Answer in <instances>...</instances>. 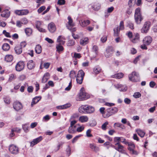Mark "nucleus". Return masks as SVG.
<instances>
[{
  "instance_id": "1",
  "label": "nucleus",
  "mask_w": 157,
  "mask_h": 157,
  "mask_svg": "<svg viewBox=\"0 0 157 157\" xmlns=\"http://www.w3.org/2000/svg\"><path fill=\"white\" fill-rule=\"evenodd\" d=\"M134 18L135 22L137 24H140L141 21L143 19V18L140 13V8H138L136 10L134 15Z\"/></svg>"
},
{
  "instance_id": "2",
  "label": "nucleus",
  "mask_w": 157,
  "mask_h": 157,
  "mask_svg": "<svg viewBox=\"0 0 157 157\" xmlns=\"http://www.w3.org/2000/svg\"><path fill=\"white\" fill-rule=\"evenodd\" d=\"M85 73L82 70H79L76 76L77 82L79 84L82 83Z\"/></svg>"
},
{
  "instance_id": "3",
  "label": "nucleus",
  "mask_w": 157,
  "mask_h": 157,
  "mask_svg": "<svg viewBox=\"0 0 157 157\" xmlns=\"http://www.w3.org/2000/svg\"><path fill=\"white\" fill-rule=\"evenodd\" d=\"M83 90L84 88H82L78 94L79 100H84L90 97L89 95L87 93H86Z\"/></svg>"
},
{
  "instance_id": "4",
  "label": "nucleus",
  "mask_w": 157,
  "mask_h": 157,
  "mask_svg": "<svg viewBox=\"0 0 157 157\" xmlns=\"http://www.w3.org/2000/svg\"><path fill=\"white\" fill-rule=\"evenodd\" d=\"M128 78L130 81L136 82L139 80V75L138 73L135 71H133L131 74L129 75Z\"/></svg>"
},
{
  "instance_id": "5",
  "label": "nucleus",
  "mask_w": 157,
  "mask_h": 157,
  "mask_svg": "<svg viewBox=\"0 0 157 157\" xmlns=\"http://www.w3.org/2000/svg\"><path fill=\"white\" fill-rule=\"evenodd\" d=\"M108 114L106 116H104V118L109 117L111 115L117 113L118 111V109L116 107L110 108L107 109Z\"/></svg>"
},
{
  "instance_id": "6",
  "label": "nucleus",
  "mask_w": 157,
  "mask_h": 157,
  "mask_svg": "<svg viewBox=\"0 0 157 157\" xmlns=\"http://www.w3.org/2000/svg\"><path fill=\"white\" fill-rule=\"evenodd\" d=\"M9 151L13 155H16L19 153L18 148L16 146L12 144L9 147Z\"/></svg>"
},
{
  "instance_id": "7",
  "label": "nucleus",
  "mask_w": 157,
  "mask_h": 157,
  "mask_svg": "<svg viewBox=\"0 0 157 157\" xmlns=\"http://www.w3.org/2000/svg\"><path fill=\"white\" fill-rule=\"evenodd\" d=\"M151 23L149 21L146 22L141 29V32L142 33H146L149 30L150 27Z\"/></svg>"
},
{
  "instance_id": "8",
  "label": "nucleus",
  "mask_w": 157,
  "mask_h": 157,
  "mask_svg": "<svg viewBox=\"0 0 157 157\" xmlns=\"http://www.w3.org/2000/svg\"><path fill=\"white\" fill-rule=\"evenodd\" d=\"M25 67V64L23 61L18 62L15 66V69L17 71H20L22 70Z\"/></svg>"
},
{
  "instance_id": "9",
  "label": "nucleus",
  "mask_w": 157,
  "mask_h": 157,
  "mask_svg": "<svg viewBox=\"0 0 157 157\" xmlns=\"http://www.w3.org/2000/svg\"><path fill=\"white\" fill-rule=\"evenodd\" d=\"M13 106L14 109L17 111L22 109L23 107L21 103L18 101L14 102L13 103Z\"/></svg>"
},
{
  "instance_id": "10",
  "label": "nucleus",
  "mask_w": 157,
  "mask_h": 157,
  "mask_svg": "<svg viewBox=\"0 0 157 157\" xmlns=\"http://www.w3.org/2000/svg\"><path fill=\"white\" fill-rule=\"evenodd\" d=\"M43 139V137L40 136L39 137L33 140L30 142V146L33 147L36 144L40 142Z\"/></svg>"
},
{
  "instance_id": "11",
  "label": "nucleus",
  "mask_w": 157,
  "mask_h": 157,
  "mask_svg": "<svg viewBox=\"0 0 157 157\" xmlns=\"http://www.w3.org/2000/svg\"><path fill=\"white\" fill-rule=\"evenodd\" d=\"M114 86L116 88L119 89L121 91H125L127 90V86L125 85L118 84L114 85Z\"/></svg>"
},
{
  "instance_id": "12",
  "label": "nucleus",
  "mask_w": 157,
  "mask_h": 157,
  "mask_svg": "<svg viewBox=\"0 0 157 157\" xmlns=\"http://www.w3.org/2000/svg\"><path fill=\"white\" fill-rule=\"evenodd\" d=\"M48 29L50 33L55 32L56 30V27L55 24L52 22L49 24L48 25Z\"/></svg>"
},
{
  "instance_id": "13",
  "label": "nucleus",
  "mask_w": 157,
  "mask_h": 157,
  "mask_svg": "<svg viewBox=\"0 0 157 157\" xmlns=\"http://www.w3.org/2000/svg\"><path fill=\"white\" fill-rule=\"evenodd\" d=\"M152 38L150 36H147L145 37L143 40V42L144 44L149 45L152 41Z\"/></svg>"
},
{
  "instance_id": "14",
  "label": "nucleus",
  "mask_w": 157,
  "mask_h": 157,
  "mask_svg": "<svg viewBox=\"0 0 157 157\" xmlns=\"http://www.w3.org/2000/svg\"><path fill=\"white\" fill-rule=\"evenodd\" d=\"M68 20V25H67V27L68 29H71V27H73L75 26V24L73 22L72 19L70 16H68L67 17Z\"/></svg>"
},
{
  "instance_id": "15",
  "label": "nucleus",
  "mask_w": 157,
  "mask_h": 157,
  "mask_svg": "<svg viewBox=\"0 0 157 157\" xmlns=\"http://www.w3.org/2000/svg\"><path fill=\"white\" fill-rule=\"evenodd\" d=\"M139 34L138 33H136L134 34L133 38L131 39V41L133 43H136L139 41Z\"/></svg>"
},
{
  "instance_id": "16",
  "label": "nucleus",
  "mask_w": 157,
  "mask_h": 157,
  "mask_svg": "<svg viewBox=\"0 0 157 157\" xmlns=\"http://www.w3.org/2000/svg\"><path fill=\"white\" fill-rule=\"evenodd\" d=\"M68 132L70 134H75L76 133V126H70L68 128Z\"/></svg>"
},
{
  "instance_id": "17",
  "label": "nucleus",
  "mask_w": 157,
  "mask_h": 157,
  "mask_svg": "<svg viewBox=\"0 0 157 157\" xmlns=\"http://www.w3.org/2000/svg\"><path fill=\"white\" fill-rule=\"evenodd\" d=\"M113 53V49L111 47H108L106 49L105 52V56L106 57H109Z\"/></svg>"
},
{
  "instance_id": "18",
  "label": "nucleus",
  "mask_w": 157,
  "mask_h": 157,
  "mask_svg": "<svg viewBox=\"0 0 157 157\" xmlns=\"http://www.w3.org/2000/svg\"><path fill=\"white\" fill-rule=\"evenodd\" d=\"M87 105H84L81 106L78 109V111L80 113H86L87 112Z\"/></svg>"
},
{
  "instance_id": "19",
  "label": "nucleus",
  "mask_w": 157,
  "mask_h": 157,
  "mask_svg": "<svg viewBox=\"0 0 157 157\" xmlns=\"http://www.w3.org/2000/svg\"><path fill=\"white\" fill-rule=\"evenodd\" d=\"M28 68L30 70L34 68L35 67V64L33 60L29 61L27 63Z\"/></svg>"
},
{
  "instance_id": "20",
  "label": "nucleus",
  "mask_w": 157,
  "mask_h": 157,
  "mask_svg": "<svg viewBox=\"0 0 157 157\" xmlns=\"http://www.w3.org/2000/svg\"><path fill=\"white\" fill-rule=\"evenodd\" d=\"M10 14V12L7 10H5L2 12L1 15L3 17L8 18Z\"/></svg>"
},
{
  "instance_id": "21",
  "label": "nucleus",
  "mask_w": 157,
  "mask_h": 157,
  "mask_svg": "<svg viewBox=\"0 0 157 157\" xmlns=\"http://www.w3.org/2000/svg\"><path fill=\"white\" fill-rule=\"evenodd\" d=\"M111 146L114 148L115 149L119 152L122 153L123 151L124 147L121 145H119V146H117L111 144Z\"/></svg>"
},
{
  "instance_id": "22",
  "label": "nucleus",
  "mask_w": 157,
  "mask_h": 157,
  "mask_svg": "<svg viewBox=\"0 0 157 157\" xmlns=\"http://www.w3.org/2000/svg\"><path fill=\"white\" fill-rule=\"evenodd\" d=\"M65 39V38L62 36H59L57 39V42L59 43L58 44H63L65 41L63 40Z\"/></svg>"
},
{
  "instance_id": "23",
  "label": "nucleus",
  "mask_w": 157,
  "mask_h": 157,
  "mask_svg": "<svg viewBox=\"0 0 157 157\" xmlns=\"http://www.w3.org/2000/svg\"><path fill=\"white\" fill-rule=\"evenodd\" d=\"M88 117L86 116H82L79 117V121L81 123H84L88 121Z\"/></svg>"
},
{
  "instance_id": "24",
  "label": "nucleus",
  "mask_w": 157,
  "mask_h": 157,
  "mask_svg": "<svg viewBox=\"0 0 157 157\" xmlns=\"http://www.w3.org/2000/svg\"><path fill=\"white\" fill-rule=\"evenodd\" d=\"M87 112L86 113H94L95 111V109L93 107L87 105Z\"/></svg>"
},
{
  "instance_id": "25",
  "label": "nucleus",
  "mask_w": 157,
  "mask_h": 157,
  "mask_svg": "<svg viewBox=\"0 0 157 157\" xmlns=\"http://www.w3.org/2000/svg\"><path fill=\"white\" fill-rule=\"evenodd\" d=\"M90 147L91 149L96 152H97L99 150V147L96 146L94 144H90Z\"/></svg>"
},
{
  "instance_id": "26",
  "label": "nucleus",
  "mask_w": 157,
  "mask_h": 157,
  "mask_svg": "<svg viewBox=\"0 0 157 157\" xmlns=\"http://www.w3.org/2000/svg\"><path fill=\"white\" fill-rule=\"evenodd\" d=\"M80 25L83 27L86 26L90 24V21L89 20H82L79 21Z\"/></svg>"
},
{
  "instance_id": "27",
  "label": "nucleus",
  "mask_w": 157,
  "mask_h": 157,
  "mask_svg": "<svg viewBox=\"0 0 157 157\" xmlns=\"http://www.w3.org/2000/svg\"><path fill=\"white\" fill-rule=\"evenodd\" d=\"M49 76L50 75L48 73H45L43 77L42 80V82L43 83L46 82L49 78Z\"/></svg>"
},
{
  "instance_id": "28",
  "label": "nucleus",
  "mask_w": 157,
  "mask_h": 157,
  "mask_svg": "<svg viewBox=\"0 0 157 157\" xmlns=\"http://www.w3.org/2000/svg\"><path fill=\"white\" fill-rule=\"evenodd\" d=\"M75 117L73 116H71L69 119V121L70 122L71 126H76L75 124L77 123V121L75 119Z\"/></svg>"
},
{
  "instance_id": "29",
  "label": "nucleus",
  "mask_w": 157,
  "mask_h": 157,
  "mask_svg": "<svg viewBox=\"0 0 157 157\" xmlns=\"http://www.w3.org/2000/svg\"><path fill=\"white\" fill-rule=\"evenodd\" d=\"M124 74L122 73H117L114 75L111 76V77L112 78H115L117 79H120L122 78L124 76Z\"/></svg>"
},
{
  "instance_id": "30",
  "label": "nucleus",
  "mask_w": 157,
  "mask_h": 157,
  "mask_svg": "<svg viewBox=\"0 0 157 157\" xmlns=\"http://www.w3.org/2000/svg\"><path fill=\"white\" fill-rule=\"evenodd\" d=\"M41 98L40 97H36L33 98L31 104V106H33V105L37 103L40 100Z\"/></svg>"
},
{
  "instance_id": "31",
  "label": "nucleus",
  "mask_w": 157,
  "mask_h": 157,
  "mask_svg": "<svg viewBox=\"0 0 157 157\" xmlns=\"http://www.w3.org/2000/svg\"><path fill=\"white\" fill-rule=\"evenodd\" d=\"M89 39L87 37H85L81 39L80 41V44L84 45L88 43Z\"/></svg>"
},
{
  "instance_id": "32",
  "label": "nucleus",
  "mask_w": 157,
  "mask_h": 157,
  "mask_svg": "<svg viewBox=\"0 0 157 157\" xmlns=\"http://www.w3.org/2000/svg\"><path fill=\"white\" fill-rule=\"evenodd\" d=\"M14 50L16 53L17 54H20L22 51V49L21 47L19 46H17L14 48Z\"/></svg>"
},
{
  "instance_id": "33",
  "label": "nucleus",
  "mask_w": 157,
  "mask_h": 157,
  "mask_svg": "<svg viewBox=\"0 0 157 157\" xmlns=\"http://www.w3.org/2000/svg\"><path fill=\"white\" fill-rule=\"evenodd\" d=\"M35 51L38 54L42 52V48L41 46L39 44L37 45L35 48Z\"/></svg>"
},
{
  "instance_id": "34",
  "label": "nucleus",
  "mask_w": 157,
  "mask_h": 157,
  "mask_svg": "<svg viewBox=\"0 0 157 157\" xmlns=\"http://www.w3.org/2000/svg\"><path fill=\"white\" fill-rule=\"evenodd\" d=\"M71 105L70 103H67L65 105L58 106L57 107L58 109H66L70 107Z\"/></svg>"
},
{
  "instance_id": "35",
  "label": "nucleus",
  "mask_w": 157,
  "mask_h": 157,
  "mask_svg": "<svg viewBox=\"0 0 157 157\" xmlns=\"http://www.w3.org/2000/svg\"><path fill=\"white\" fill-rule=\"evenodd\" d=\"M92 8L94 10L98 11L100 8V5L99 3H95L92 6Z\"/></svg>"
},
{
  "instance_id": "36",
  "label": "nucleus",
  "mask_w": 157,
  "mask_h": 157,
  "mask_svg": "<svg viewBox=\"0 0 157 157\" xmlns=\"http://www.w3.org/2000/svg\"><path fill=\"white\" fill-rule=\"evenodd\" d=\"M13 56L12 55H6L5 57V60L7 62H10L12 60Z\"/></svg>"
},
{
  "instance_id": "37",
  "label": "nucleus",
  "mask_w": 157,
  "mask_h": 157,
  "mask_svg": "<svg viewBox=\"0 0 157 157\" xmlns=\"http://www.w3.org/2000/svg\"><path fill=\"white\" fill-rule=\"evenodd\" d=\"M136 131L138 135L141 137H144L145 132L144 131L140 129H136Z\"/></svg>"
},
{
  "instance_id": "38",
  "label": "nucleus",
  "mask_w": 157,
  "mask_h": 157,
  "mask_svg": "<svg viewBox=\"0 0 157 157\" xmlns=\"http://www.w3.org/2000/svg\"><path fill=\"white\" fill-rule=\"evenodd\" d=\"M2 48L3 50L7 51L10 49V47L8 44L5 43L3 45Z\"/></svg>"
},
{
  "instance_id": "39",
  "label": "nucleus",
  "mask_w": 157,
  "mask_h": 157,
  "mask_svg": "<svg viewBox=\"0 0 157 157\" xmlns=\"http://www.w3.org/2000/svg\"><path fill=\"white\" fill-rule=\"evenodd\" d=\"M25 32L27 36H30L32 33V30L30 28H26L25 29Z\"/></svg>"
},
{
  "instance_id": "40",
  "label": "nucleus",
  "mask_w": 157,
  "mask_h": 157,
  "mask_svg": "<svg viewBox=\"0 0 157 157\" xmlns=\"http://www.w3.org/2000/svg\"><path fill=\"white\" fill-rule=\"evenodd\" d=\"M114 126L120 128L122 129H125V127L122 124L119 123H115L114 124Z\"/></svg>"
},
{
  "instance_id": "41",
  "label": "nucleus",
  "mask_w": 157,
  "mask_h": 157,
  "mask_svg": "<svg viewBox=\"0 0 157 157\" xmlns=\"http://www.w3.org/2000/svg\"><path fill=\"white\" fill-rule=\"evenodd\" d=\"M69 76L71 78H74L76 76V73L74 71H70Z\"/></svg>"
},
{
  "instance_id": "42",
  "label": "nucleus",
  "mask_w": 157,
  "mask_h": 157,
  "mask_svg": "<svg viewBox=\"0 0 157 157\" xmlns=\"http://www.w3.org/2000/svg\"><path fill=\"white\" fill-rule=\"evenodd\" d=\"M120 30L119 29V27H117L114 29L113 31L114 36H118Z\"/></svg>"
},
{
  "instance_id": "43",
  "label": "nucleus",
  "mask_w": 157,
  "mask_h": 157,
  "mask_svg": "<svg viewBox=\"0 0 157 157\" xmlns=\"http://www.w3.org/2000/svg\"><path fill=\"white\" fill-rule=\"evenodd\" d=\"M101 69L99 67H96L94 68L93 71L96 74H98L100 71Z\"/></svg>"
},
{
  "instance_id": "44",
  "label": "nucleus",
  "mask_w": 157,
  "mask_h": 157,
  "mask_svg": "<svg viewBox=\"0 0 157 157\" xmlns=\"http://www.w3.org/2000/svg\"><path fill=\"white\" fill-rule=\"evenodd\" d=\"M82 136V135L80 134L77 136H76L74 138H73V140H72V143L74 144L75 143L77 140L78 139L80 138V137Z\"/></svg>"
},
{
  "instance_id": "45",
  "label": "nucleus",
  "mask_w": 157,
  "mask_h": 157,
  "mask_svg": "<svg viewBox=\"0 0 157 157\" xmlns=\"http://www.w3.org/2000/svg\"><path fill=\"white\" fill-rule=\"evenodd\" d=\"M56 48L57 50L59 52L62 51L63 49V47L60 44H57Z\"/></svg>"
},
{
  "instance_id": "46",
  "label": "nucleus",
  "mask_w": 157,
  "mask_h": 157,
  "mask_svg": "<svg viewBox=\"0 0 157 157\" xmlns=\"http://www.w3.org/2000/svg\"><path fill=\"white\" fill-rule=\"evenodd\" d=\"M4 100L5 103L9 104L10 103V98L9 97H5L4 98Z\"/></svg>"
},
{
  "instance_id": "47",
  "label": "nucleus",
  "mask_w": 157,
  "mask_h": 157,
  "mask_svg": "<svg viewBox=\"0 0 157 157\" xmlns=\"http://www.w3.org/2000/svg\"><path fill=\"white\" fill-rule=\"evenodd\" d=\"M91 130L90 129H89L87 130L86 132V134L87 137H92L93 136V135L91 134Z\"/></svg>"
},
{
  "instance_id": "48",
  "label": "nucleus",
  "mask_w": 157,
  "mask_h": 157,
  "mask_svg": "<svg viewBox=\"0 0 157 157\" xmlns=\"http://www.w3.org/2000/svg\"><path fill=\"white\" fill-rule=\"evenodd\" d=\"M107 36L106 35L103 36L100 39L101 42L103 43L105 42L107 40Z\"/></svg>"
},
{
  "instance_id": "49",
  "label": "nucleus",
  "mask_w": 157,
  "mask_h": 157,
  "mask_svg": "<svg viewBox=\"0 0 157 157\" xmlns=\"http://www.w3.org/2000/svg\"><path fill=\"white\" fill-rule=\"evenodd\" d=\"M21 23L23 25H26L27 24L28 22V21L27 18H22L21 20Z\"/></svg>"
},
{
  "instance_id": "50",
  "label": "nucleus",
  "mask_w": 157,
  "mask_h": 157,
  "mask_svg": "<svg viewBox=\"0 0 157 157\" xmlns=\"http://www.w3.org/2000/svg\"><path fill=\"white\" fill-rule=\"evenodd\" d=\"M16 78V75L14 74H12L10 75L9 80L11 82L13 80L15 79Z\"/></svg>"
},
{
  "instance_id": "51",
  "label": "nucleus",
  "mask_w": 157,
  "mask_h": 157,
  "mask_svg": "<svg viewBox=\"0 0 157 157\" xmlns=\"http://www.w3.org/2000/svg\"><path fill=\"white\" fill-rule=\"evenodd\" d=\"M22 10V15H25L28 14L29 13V10L27 9H24Z\"/></svg>"
},
{
  "instance_id": "52",
  "label": "nucleus",
  "mask_w": 157,
  "mask_h": 157,
  "mask_svg": "<svg viewBox=\"0 0 157 157\" xmlns=\"http://www.w3.org/2000/svg\"><path fill=\"white\" fill-rule=\"evenodd\" d=\"M141 96V94L139 92L135 93L133 95V97L136 98H138Z\"/></svg>"
},
{
  "instance_id": "53",
  "label": "nucleus",
  "mask_w": 157,
  "mask_h": 157,
  "mask_svg": "<svg viewBox=\"0 0 157 157\" xmlns=\"http://www.w3.org/2000/svg\"><path fill=\"white\" fill-rule=\"evenodd\" d=\"M23 129L24 131L27 132L28 131V125L27 124H25L22 126Z\"/></svg>"
},
{
  "instance_id": "54",
  "label": "nucleus",
  "mask_w": 157,
  "mask_h": 157,
  "mask_svg": "<svg viewBox=\"0 0 157 157\" xmlns=\"http://www.w3.org/2000/svg\"><path fill=\"white\" fill-rule=\"evenodd\" d=\"M84 127L83 126H82L79 127H76V132H81L84 129Z\"/></svg>"
},
{
  "instance_id": "55",
  "label": "nucleus",
  "mask_w": 157,
  "mask_h": 157,
  "mask_svg": "<svg viewBox=\"0 0 157 157\" xmlns=\"http://www.w3.org/2000/svg\"><path fill=\"white\" fill-rule=\"evenodd\" d=\"M124 23L123 21H121L120 22L119 25V29L120 30H123L124 29Z\"/></svg>"
},
{
  "instance_id": "56",
  "label": "nucleus",
  "mask_w": 157,
  "mask_h": 157,
  "mask_svg": "<svg viewBox=\"0 0 157 157\" xmlns=\"http://www.w3.org/2000/svg\"><path fill=\"white\" fill-rule=\"evenodd\" d=\"M98 49V47L96 45H94L92 48V51L94 52L96 54H97Z\"/></svg>"
},
{
  "instance_id": "57",
  "label": "nucleus",
  "mask_w": 157,
  "mask_h": 157,
  "mask_svg": "<svg viewBox=\"0 0 157 157\" xmlns=\"http://www.w3.org/2000/svg\"><path fill=\"white\" fill-rule=\"evenodd\" d=\"M26 86H28V85L27 83H25L23 86H21L20 89V91L22 92H24L25 88Z\"/></svg>"
},
{
  "instance_id": "58",
  "label": "nucleus",
  "mask_w": 157,
  "mask_h": 157,
  "mask_svg": "<svg viewBox=\"0 0 157 157\" xmlns=\"http://www.w3.org/2000/svg\"><path fill=\"white\" fill-rule=\"evenodd\" d=\"M2 33L6 37H11V36L10 35V33L8 32H7L6 30H4L3 31Z\"/></svg>"
},
{
  "instance_id": "59",
  "label": "nucleus",
  "mask_w": 157,
  "mask_h": 157,
  "mask_svg": "<svg viewBox=\"0 0 157 157\" xmlns=\"http://www.w3.org/2000/svg\"><path fill=\"white\" fill-rule=\"evenodd\" d=\"M45 9V7L44 6H42L40 7L37 10V11L39 13H40L43 10Z\"/></svg>"
},
{
  "instance_id": "60",
  "label": "nucleus",
  "mask_w": 157,
  "mask_h": 157,
  "mask_svg": "<svg viewBox=\"0 0 157 157\" xmlns=\"http://www.w3.org/2000/svg\"><path fill=\"white\" fill-rule=\"evenodd\" d=\"M108 124V122L107 121L105 122L101 126V128L103 130H105L106 129V126Z\"/></svg>"
},
{
  "instance_id": "61",
  "label": "nucleus",
  "mask_w": 157,
  "mask_h": 157,
  "mask_svg": "<svg viewBox=\"0 0 157 157\" xmlns=\"http://www.w3.org/2000/svg\"><path fill=\"white\" fill-rule=\"evenodd\" d=\"M81 57V54L79 53H75L74 54L73 58L75 59H79Z\"/></svg>"
},
{
  "instance_id": "62",
  "label": "nucleus",
  "mask_w": 157,
  "mask_h": 157,
  "mask_svg": "<svg viewBox=\"0 0 157 157\" xmlns=\"http://www.w3.org/2000/svg\"><path fill=\"white\" fill-rule=\"evenodd\" d=\"M120 142L125 144H127L128 143V142L126 140V139L123 137H121Z\"/></svg>"
},
{
  "instance_id": "63",
  "label": "nucleus",
  "mask_w": 157,
  "mask_h": 157,
  "mask_svg": "<svg viewBox=\"0 0 157 157\" xmlns=\"http://www.w3.org/2000/svg\"><path fill=\"white\" fill-rule=\"evenodd\" d=\"M75 41L74 40H70L68 41V43L67 44L68 46H71L75 44Z\"/></svg>"
},
{
  "instance_id": "64",
  "label": "nucleus",
  "mask_w": 157,
  "mask_h": 157,
  "mask_svg": "<svg viewBox=\"0 0 157 157\" xmlns=\"http://www.w3.org/2000/svg\"><path fill=\"white\" fill-rule=\"evenodd\" d=\"M22 10H16L15 11V13L18 15L20 16H21L22 15Z\"/></svg>"
}]
</instances>
